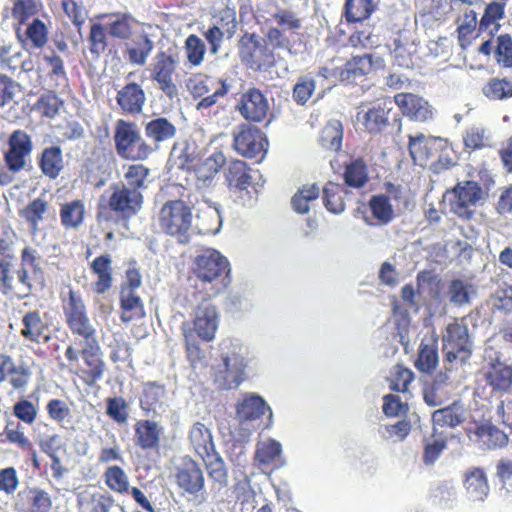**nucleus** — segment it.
<instances>
[{
	"mask_svg": "<svg viewBox=\"0 0 512 512\" xmlns=\"http://www.w3.org/2000/svg\"><path fill=\"white\" fill-rule=\"evenodd\" d=\"M20 335L32 343L47 344L52 340L49 324L43 320L38 310L28 311L22 317Z\"/></svg>",
	"mask_w": 512,
	"mask_h": 512,
	"instance_id": "4be33fe9",
	"label": "nucleus"
},
{
	"mask_svg": "<svg viewBox=\"0 0 512 512\" xmlns=\"http://www.w3.org/2000/svg\"><path fill=\"white\" fill-rule=\"evenodd\" d=\"M102 478L110 491L121 495L129 493V477L120 466H108Z\"/></svg>",
	"mask_w": 512,
	"mask_h": 512,
	"instance_id": "13d9d810",
	"label": "nucleus"
},
{
	"mask_svg": "<svg viewBox=\"0 0 512 512\" xmlns=\"http://www.w3.org/2000/svg\"><path fill=\"white\" fill-rule=\"evenodd\" d=\"M114 506L115 499L107 491H84L77 495L78 512H110Z\"/></svg>",
	"mask_w": 512,
	"mask_h": 512,
	"instance_id": "7c9ffc66",
	"label": "nucleus"
},
{
	"mask_svg": "<svg viewBox=\"0 0 512 512\" xmlns=\"http://www.w3.org/2000/svg\"><path fill=\"white\" fill-rule=\"evenodd\" d=\"M120 320L123 323L137 321L145 317L144 303L137 293L126 290L119 292Z\"/></svg>",
	"mask_w": 512,
	"mask_h": 512,
	"instance_id": "c9c22d12",
	"label": "nucleus"
},
{
	"mask_svg": "<svg viewBox=\"0 0 512 512\" xmlns=\"http://www.w3.org/2000/svg\"><path fill=\"white\" fill-rule=\"evenodd\" d=\"M320 188L317 184L303 185L291 199V206L298 214H306L310 210V203L317 200Z\"/></svg>",
	"mask_w": 512,
	"mask_h": 512,
	"instance_id": "bf43d9fd",
	"label": "nucleus"
},
{
	"mask_svg": "<svg viewBox=\"0 0 512 512\" xmlns=\"http://www.w3.org/2000/svg\"><path fill=\"white\" fill-rule=\"evenodd\" d=\"M391 102L384 101L369 108L363 116V126L369 133H380L389 124Z\"/></svg>",
	"mask_w": 512,
	"mask_h": 512,
	"instance_id": "e433bc0d",
	"label": "nucleus"
},
{
	"mask_svg": "<svg viewBox=\"0 0 512 512\" xmlns=\"http://www.w3.org/2000/svg\"><path fill=\"white\" fill-rule=\"evenodd\" d=\"M343 125L339 120H330L322 128L319 136V143L322 148L338 152L342 148Z\"/></svg>",
	"mask_w": 512,
	"mask_h": 512,
	"instance_id": "8fccbe9b",
	"label": "nucleus"
},
{
	"mask_svg": "<svg viewBox=\"0 0 512 512\" xmlns=\"http://www.w3.org/2000/svg\"><path fill=\"white\" fill-rule=\"evenodd\" d=\"M49 210V203L43 197H38L29 202L23 209L19 211V215L25 219L29 227L36 231L39 223L45 219Z\"/></svg>",
	"mask_w": 512,
	"mask_h": 512,
	"instance_id": "5fc2aeb1",
	"label": "nucleus"
},
{
	"mask_svg": "<svg viewBox=\"0 0 512 512\" xmlns=\"http://www.w3.org/2000/svg\"><path fill=\"white\" fill-rule=\"evenodd\" d=\"M219 324V314L216 306L201 304L195 310L192 326L183 325V337L188 361L192 366L204 362L205 352L197 338L204 342L215 339Z\"/></svg>",
	"mask_w": 512,
	"mask_h": 512,
	"instance_id": "7ed1b4c3",
	"label": "nucleus"
},
{
	"mask_svg": "<svg viewBox=\"0 0 512 512\" xmlns=\"http://www.w3.org/2000/svg\"><path fill=\"white\" fill-rule=\"evenodd\" d=\"M347 189L338 183L328 182L323 188V202L326 209L334 214L345 210V196Z\"/></svg>",
	"mask_w": 512,
	"mask_h": 512,
	"instance_id": "603ef678",
	"label": "nucleus"
},
{
	"mask_svg": "<svg viewBox=\"0 0 512 512\" xmlns=\"http://www.w3.org/2000/svg\"><path fill=\"white\" fill-rule=\"evenodd\" d=\"M65 323L76 338L82 339L77 347L69 344L64 352L68 372L88 387H93L103 379L106 363L83 295L70 288L60 295Z\"/></svg>",
	"mask_w": 512,
	"mask_h": 512,
	"instance_id": "f257e3e1",
	"label": "nucleus"
},
{
	"mask_svg": "<svg viewBox=\"0 0 512 512\" xmlns=\"http://www.w3.org/2000/svg\"><path fill=\"white\" fill-rule=\"evenodd\" d=\"M272 18L277 27H270L267 30V39L274 48L290 49L291 43L285 32H294L301 29V19L293 11L284 8L278 9L272 15Z\"/></svg>",
	"mask_w": 512,
	"mask_h": 512,
	"instance_id": "6ab92c4d",
	"label": "nucleus"
},
{
	"mask_svg": "<svg viewBox=\"0 0 512 512\" xmlns=\"http://www.w3.org/2000/svg\"><path fill=\"white\" fill-rule=\"evenodd\" d=\"M114 142L117 155L130 161H143L152 153V148L142 139L134 122L119 119L115 125Z\"/></svg>",
	"mask_w": 512,
	"mask_h": 512,
	"instance_id": "1a4fd4ad",
	"label": "nucleus"
},
{
	"mask_svg": "<svg viewBox=\"0 0 512 512\" xmlns=\"http://www.w3.org/2000/svg\"><path fill=\"white\" fill-rule=\"evenodd\" d=\"M192 218V208L185 201L169 200L158 213V225L165 235L174 237L180 244H187Z\"/></svg>",
	"mask_w": 512,
	"mask_h": 512,
	"instance_id": "423d86ee",
	"label": "nucleus"
},
{
	"mask_svg": "<svg viewBox=\"0 0 512 512\" xmlns=\"http://www.w3.org/2000/svg\"><path fill=\"white\" fill-rule=\"evenodd\" d=\"M235 109L247 122L262 123L269 115L270 105L260 89L250 87L240 94Z\"/></svg>",
	"mask_w": 512,
	"mask_h": 512,
	"instance_id": "dca6fc26",
	"label": "nucleus"
},
{
	"mask_svg": "<svg viewBox=\"0 0 512 512\" xmlns=\"http://www.w3.org/2000/svg\"><path fill=\"white\" fill-rule=\"evenodd\" d=\"M456 38L462 50H467L473 42L485 30L478 22L477 13L473 9L466 8L455 18Z\"/></svg>",
	"mask_w": 512,
	"mask_h": 512,
	"instance_id": "aec40b11",
	"label": "nucleus"
},
{
	"mask_svg": "<svg viewBox=\"0 0 512 512\" xmlns=\"http://www.w3.org/2000/svg\"><path fill=\"white\" fill-rule=\"evenodd\" d=\"M150 169L142 163H133L123 166V179L120 182L123 186H128L135 192L143 194L148 188Z\"/></svg>",
	"mask_w": 512,
	"mask_h": 512,
	"instance_id": "58836bf2",
	"label": "nucleus"
},
{
	"mask_svg": "<svg viewBox=\"0 0 512 512\" xmlns=\"http://www.w3.org/2000/svg\"><path fill=\"white\" fill-rule=\"evenodd\" d=\"M463 421V409L458 401H454L451 405L437 409L432 413L434 426L454 428Z\"/></svg>",
	"mask_w": 512,
	"mask_h": 512,
	"instance_id": "3c124183",
	"label": "nucleus"
},
{
	"mask_svg": "<svg viewBox=\"0 0 512 512\" xmlns=\"http://www.w3.org/2000/svg\"><path fill=\"white\" fill-rule=\"evenodd\" d=\"M224 177L227 187L233 192L247 190L252 183L250 167L242 160H231L224 168Z\"/></svg>",
	"mask_w": 512,
	"mask_h": 512,
	"instance_id": "cd10ccee",
	"label": "nucleus"
},
{
	"mask_svg": "<svg viewBox=\"0 0 512 512\" xmlns=\"http://www.w3.org/2000/svg\"><path fill=\"white\" fill-rule=\"evenodd\" d=\"M32 150L33 141L31 136L21 129L13 131L8 138V149L3 155L6 167L13 172L22 171Z\"/></svg>",
	"mask_w": 512,
	"mask_h": 512,
	"instance_id": "f3484780",
	"label": "nucleus"
},
{
	"mask_svg": "<svg viewBox=\"0 0 512 512\" xmlns=\"http://www.w3.org/2000/svg\"><path fill=\"white\" fill-rule=\"evenodd\" d=\"M174 480L185 494L197 496L205 490V476L200 464L191 456L181 458L175 466Z\"/></svg>",
	"mask_w": 512,
	"mask_h": 512,
	"instance_id": "2eb2a0df",
	"label": "nucleus"
},
{
	"mask_svg": "<svg viewBox=\"0 0 512 512\" xmlns=\"http://www.w3.org/2000/svg\"><path fill=\"white\" fill-rule=\"evenodd\" d=\"M2 436L4 438L1 439V443H9L12 444L22 451H31L32 450V441L25 434L24 427L20 422H7L3 429Z\"/></svg>",
	"mask_w": 512,
	"mask_h": 512,
	"instance_id": "4d7b16f0",
	"label": "nucleus"
},
{
	"mask_svg": "<svg viewBox=\"0 0 512 512\" xmlns=\"http://www.w3.org/2000/svg\"><path fill=\"white\" fill-rule=\"evenodd\" d=\"M396 105L402 114L411 120L425 122L433 117L428 101L413 93H398L394 96Z\"/></svg>",
	"mask_w": 512,
	"mask_h": 512,
	"instance_id": "412c9836",
	"label": "nucleus"
},
{
	"mask_svg": "<svg viewBox=\"0 0 512 512\" xmlns=\"http://www.w3.org/2000/svg\"><path fill=\"white\" fill-rule=\"evenodd\" d=\"M474 435L488 449L502 448L509 440L508 435L490 421L478 424L474 429Z\"/></svg>",
	"mask_w": 512,
	"mask_h": 512,
	"instance_id": "37998d69",
	"label": "nucleus"
},
{
	"mask_svg": "<svg viewBox=\"0 0 512 512\" xmlns=\"http://www.w3.org/2000/svg\"><path fill=\"white\" fill-rule=\"evenodd\" d=\"M368 206L378 224H387L394 217L389 197L384 194L373 195L368 202Z\"/></svg>",
	"mask_w": 512,
	"mask_h": 512,
	"instance_id": "69168bd1",
	"label": "nucleus"
},
{
	"mask_svg": "<svg viewBox=\"0 0 512 512\" xmlns=\"http://www.w3.org/2000/svg\"><path fill=\"white\" fill-rule=\"evenodd\" d=\"M228 353L222 355V364L213 371V383L219 390L236 389L245 379L248 349L238 341L224 340Z\"/></svg>",
	"mask_w": 512,
	"mask_h": 512,
	"instance_id": "39448f33",
	"label": "nucleus"
},
{
	"mask_svg": "<svg viewBox=\"0 0 512 512\" xmlns=\"http://www.w3.org/2000/svg\"><path fill=\"white\" fill-rule=\"evenodd\" d=\"M163 431L157 421L140 419L134 424V444L142 450H158Z\"/></svg>",
	"mask_w": 512,
	"mask_h": 512,
	"instance_id": "5701e85b",
	"label": "nucleus"
},
{
	"mask_svg": "<svg viewBox=\"0 0 512 512\" xmlns=\"http://www.w3.org/2000/svg\"><path fill=\"white\" fill-rule=\"evenodd\" d=\"M267 37L245 32L238 41L241 62L253 71H266L276 64L275 50Z\"/></svg>",
	"mask_w": 512,
	"mask_h": 512,
	"instance_id": "0eeeda50",
	"label": "nucleus"
},
{
	"mask_svg": "<svg viewBox=\"0 0 512 512\" xmlns=\"http://www.w3.org/2000/svg\"><path fill=\"white\" fill-rule=\"evenodd\" d=\"M343 178L347 186L362 188L369 180L366 162L362 158L352 160L345 166Z\"/></svg>",
	"mask_w": 512,
	"mask_h": 512,
	"instance_id": "6e6d98bb",
	"label": "nucleus"
},
{
	"mask_svg": "<svg viewBox=\"0 0 512 512\" xmlns=\"http://www.w3.org/2000/svg\"><path fill=\"white\" fill-rule=\"evenodd\" d=\"M445 359L452 362L465 363L471 356V341L467 325L455 319L446 327L442 337Z\"/></svg>",
	"mask_w": 512,
	"mask_h": 512,
	"instance_id": "ddd939ff",
	"label": "nucleus"
},
{
	"mask_svg": "<svg viewBox=\"0 0 512 512\" xmlns=\"http://www.w3.org/2000/svg\"><path fill=\"white\" fill-rule=\"evenodd\" d=\"M15 32L18 40L25 48L39 49L48 41L46 25L38 18L33 19L24 30H22V27H16Z\"/></svg>",
	"mask_w": 512,
	"mask_h": 512,
	"instance_id": "72a5a7b5",
	"label": "nucleus"
},
{
	"mask_svg": "<svg viewBox=\"0 0 512 512\" xmlns=\"http://www.w3.org/2000/svg\"><path fill=\"white\" fill-rule=\"evenodd\" d=\"M408 149L413 161L420 166H430L435 173L455 165L452 147L447 139L436 136L409 135Z\"/></svg>",
	"mask_w": 512,
	"mask_h": 512,
	"instance_id": "20e7f679",
	"label": "nucleus"
},
{
	"mask_svg": "<svg viewBox=\"0 0 512 512\" xmlns=\"http://www.w3.org/2000/svg\"><path fill=\"white\" fill-rule=\"evenodd\" d=\"M187 88L194 99H200L196 104L197 110L209 109L224 98L230 91L226 79L195 74L187 81Z\"/></svg>",
	"mask_w": 512,
	"mask_h": 512,
	"instance_id": "9b49d317",
	"label": "nucleus"
},
{
	"mask_svg": "<svg viewBox=\"0 0 512 512\" xmlns=\"http://www.w3.org/2000/svg\"><path fill=\"white\" fill-rule=\"evenodd\" d=\"M12 7H5L2 11L3 20L13 19V26L22 27L31 17L38 12L35 0H11Z\"/></svg>",
	"mask_w": 512,
	"mask_h": 512,
	"instance_id": "4c0bfd02",
	"label": "nucleus"
},
{
	"mask_svg": "<svg viewBox=\"0 0 512 512\" xmlns=\"http://www.w3.org/2000/svg\"><path fill=\"white\" fill-rule=\"evenodd\" d=\"M438 365V339L423 338L419 345L418 355L414 361L415 368L421 373H432Z\"/></svg>",
	"mask_w": 512,
	"mask_h": 512,
	"instance_id": "f704fd0d",
	"label": "nucleus"
},
{
	"mask_svg": "<svg viewBox=\"0 0 512 512\" xmlns=\"http://www.w3.org/2000/svg\"><path fill=\"white\" fill-rule=\"evenodd\" d=\"M485 380L493 391L509 392L512 388V366L499 359L489 364Z\"/></svg>",
	"mask_w": 512,
	"mask_h": 512,
	"instance_id": "473e14b6",
	"label": "nucleus"
},
{
	"mask_svg": "<svg viewBox=\"0 0 512 512\" xmlns=\"http://www.w3.org/2000/svg\"><path fill=\"white\" fill-rule=\"evenodd\" d=\"M43 59L49 70L45 73L44 68L38 67V77L42 83L53 91H58L61 87L66 86L68 79L62 58L53 54L52 56L46 55Z\"/></svg>",
	"mask_w": 512,
	"mask_h": 512,
	"instance_id": "bb28decb",
	"label": "nucleus"
},
{
	"mask_svg": "<svg viewBox=\"0 0 512 512\" xmlns=\"http://www.w3.org/2000/svg\"><path fill=\"white\" fill-rule=\"evenodd\" d=\"M33 284L22 282L12 272V261L0 259V292L11 298L23 299L32 292Z\"/></svg>",
	"mask_w": 512,
	"mask_h": 512,
	"instance_id": "b1692460",
	"label": "nucleus"
},
{
	"mask_svg": "<svg viewBox=\"0 0 512 512\" xmlns=\"http://www.w3.org/2000/svg\"><path fill=\"white\" fill-rule=\"evenodd\" d=\"M231 265L226 256L208 248L198 254L191 267L190 281L204 301L224 292L231 282Z\"/></svg>",
	"mask_w": 512,
	"mask_h": 512,
	"instance_id": "f03ea898",
	"label": "nucleus"
},
{
	"mask_svg": "<svg viewBox=\"0 0 512 512\" xmlns=\"http://www.w3.org/2000/svg\"><path fill=\"white\" fill-rule=\"evenodd\" d=\"M375 26L369 23L355 27L348 37L347 43L354 49H371L378 45V36L374 33Z\"/></svg>",
	"mask_w": 512,
	"mask_h": 512,
	"instance_id": "864d4df0",
	"label": "nucleus"
},
{
	"mask_svg": "<svg viewBox=\"0 0 512 512\" xmlns=\"http://www.w3.org/2000/svg\"><path fill=\"white\" fill-rule=\"evenodd\" d=\"M37 164L42 175L57 179L64 170V157L60 146L45 147L38 155Z\"/></svg>",
	"mask_w": 512,
	"mask_h": 512,
	"instance_id": "c756f323",
	"label": "nucleus"
},
{
	"mask_svg": "<svg viewBox=\"0 0 512 512\" xmlns=\"http://www.w3.org/2000/svg\"><path fill=\"white\" fill-rule=\"evenodd\" d=\"M393 45L392 55L394 64L407 69L413 68L415 65L416 46L410 38V33L408 31H398L393 40Z\"/></svg>",
	"mask_w": 512,
	"mask_h": 512,
	"instance_id": "2f4dec72",
	"label": "nucleus"
},
{
	"mask_svg": "<svg viewBox=\"0 0 512 512\" xmlns=\"http://www.w3.org/2000/svg\"><path fill=\"white\" fill-rule=\"evenodd\" d=\"M282 447L279 442L269 439L258 445L255 452V460L260 466H269L274 464L281 456Z\"/></svg>",
	"mask_w": 512,
	"mask_h": 512,
	"instance_id": "338daca9",
	"label": "nucleus"
},
{
	"mask_svg": "<svg viewBox=\"0 0 512 512\" xmlns=\"http://www.w3.org/2000/svg\"><path fill=\"white\" fill-rule=\"evenodd\" d=\"M375 10L373 0H345L342 17L347 24L363 23Z\"/></svg>",
	"mask_w": 512,
	"mask_h": 512,
	"instance_id": "ea45409f",
	"label": "nucleus"
},
{
	"mask_svg": "<svg viewBox=\"0 0 512 512\" xmlns=\"http://www.w3.org/2000/svg\"><path fill=\"white\" fill-rule=\"evenodd\" d=\"M446 193L451 196L450 210L464 220H470L473 217L475 210L472 207H475L483 196L481 185L472 180L458 182Z\"/></svg>",
	"mask_w": 512,
	"mask_h": 512,
	"instance_id": "4468645a",
	"label": "nucleus"
},
{
	"mask_svg": "<svg viewBox=\"0 0 512 512\" xmlns=\"http://www.w3.org/2000/svg\"><path fill=\"white\" fill-rule=\"evenodd\" d=\"M233 147L241 155L255 158L267 151L268 140L259 128L241 124L238 127V132L233 135Z\"/></svg>",
	"mask_w": 512,
	"mask_h": 512,
	"instance_id": "a211bd4d",
	"label": "nucleus"
},
{
	"mask_svg": "<svg viewBox=\"0 0 512 512\" xmlns=\"http://www.w3.org/2000/svg\"><path fill=\"white\" fill-rule=\"evenodd\" d=\"M28 503L27 509L22 512H50L52 509V499L48 492L38 487H33L28 490Z\"/></svg>",
	"mask_w": 512,
	"mask_h": 512,
	"instance_id": "774afa93",
	"label": "nucleus"
},
{
	"mask_svg": "<svg viewBox=\"0 0 512 512\" xmlns=\"http://www.w3.org/2000/svg\"><path fill=\"white\" fill-rule=\"evenodd\" d=\"M85 214V204L81 199H74L60 206L61 224L66 229H78L84 222Z\"/></svg>",
	"mask_w": 512,
	"mask_h": 512,
	"instance_id": "49530a36",
	"label": "nucleus"
},
{
	"mask_svg": "<svg viewBox=\"0 0 512 512\" xmlns=\"http://www.w3.org/2000/svg\"><path fill=\"white\" fill-rule=\"evenodd\" d=\"M374 59L375 57L372 54L367 53L352 56L342 66H332V61L331 65L319 69L318 76L332 83L339 82L345 85H353L373 71Z\"/></svg>",
	"mask_w": 512,
	"mask_h": 512,
	"instance_id": "9d476101",
	"label": "nucleus"
},
{
	"mask_svg": "<svg viewBox=\"0 0 512 512\" xmlns=\"http://www.w3.org/2000/svg\"><path fill=\"white\" fill-rule=\"evenodd\" d=\"M189 441L199 457L208 456L209 453L216 450L210 430L201 422L192 425L189 432Z\"/></svg>",
	"mask_w": 512,
	"mask_h": 512,
	"instance_id": "c03bdc74",
	"label": "nucleus"
},
{
	"mask_svg": "<svg viewBox=\"0 0 512 512\" xmlns=\"http://www.w3.org/2000/svg\"><path fill=\"white\" fill-rule=\"evenodd\" d=\"M213 26H217L226 33V38L231 39L237 31L238 21L234 7L225 6L213 14Z\"/></svg>",
	"mask_w": 512,
	"mask_h": 512,
	"instance_id": "680f3d73",
	"label": "nucleus"
},
{
	"mask_svg": "<svg viewBox=\"0 0 512 512\" xmlns=\"http://www.w3.org/2000/svg\"><path fill=\"white\" fill-rule=\"evenodd\" d=\"M41 272L37 251L30 246H25L21 251L20 265L16 270V275L22 282L33 284V279Z\"/></svg>",
	"mask_w": 512,
	"mask_h": 512,
	"instance_id": "a19ab883",
	"label": "nucleus"
},
{
	"mask_svg": "<svg viewBox=\"0 0 512 512\" xmlns=\"http://www.w3.org/2000/svg\"><path fill=\"white\" fill-rule=\"evenodd\" d=\"M221 154H213L194 166L196 185L200 188L209 187L223 164Z\"/></svg>",
	"mask_w": 512,
	"mask_h": 512,
	"instance_id": "79ce46f5",
	"label": "nucleus"
},
{
	"mask_svg": "<svg viewBox=\"0 0 512 512\" xmlns=\"http://www.w3.org/2000/svg\"><path fill=\"white\" fill-rule=\"evenodd\" d=\"M91 272L97 276L92 283L94 293L101 295L106 293L113 284L112 258L109 254H102L90 263Z\"/></svg>",
	"mask_w": 512,
	"mask_h": 512,
	"instance_id": "c85d7f7f",
	"label": "nucleus"
},
{
	"mask_svg": "<svg viewBox=\"0 0 512 512\" xmlns=\"http://www.w3.org/2000/svg\"><path fill=\"white\" fill-rule=\"evenodd\" d=\"M143 203V194L121 183H114L110 187V195L106 202L99 203L97 217L100 218L105 211H109L119 219L128 221L141 211Z\"/></svg>",
	"mask_w": 512,
	"mask_h": 512,
	"instance_id": "6e6552de",
	"label": "nucleus"
},
{
	"mask_svg": "<svg viewBox=\"0 0 512 512\" xmlns=\"http://www.w3.org/2000/svg\"><path fill=\"white\" fill-rule=\"evenodd\" d=\"M32 375L33 371L30 365L25 362L17 363L15 360L2 383L6 382L13 390L23 392L30 384Z\"/></svg>",
	"mask_w": 512,
	"mask_h": 512,
	"instance_id": "09e8293b",
	"label": "nucleus"
},
{
	"mask_svg": "<svg viewBox=\"0 0 512 512\" xmlns=\"http://www.w3.org/2000/svg\"><path fill=\"white\" fill-rule=\"evenodd\" d=\"M464 487L473 501H483L489 492L486 474L481 468H473L465 474Z\"/></svg>",
	"mask_w": 512,
	"mask_h": 512,
	"instance_id": "a18cd8bd",
	"label": "nucleus"
},
{
	"mask_svg": "<svg viewBox=\"0 0 512 512\" xmlns=\"http://www.w3.org/2000/svg\"><path fill=\"white\" fill-rule=\"evenodd\" d=\"M164 394V385L154 381L145 383L140 398V408L146 413L155 411L156 407L161 403Z\"/></svg>",
	"mask_w": 512,
	"mask_h": 512,
	"instance_id": "e2e57ef3",
	"label": "nucleus"
},
{
	"mask_svg": "<svg viewBox=\"0 0 512 512\" xmlns=\"http://www.w3.org/2000/svg\"><path fill=\"white\" fill-rule=\"evenodd\" d=\"M124 47V58L132 65L143 66L154 49V43L146 32H141L128 39Z\"/></svg>",
	"mask_w": 512,
	"mask_h": 512,
	"instance_id": "393cba45",
	"label": "nucleus"
},
{
	"mask_svg": "<svg viewBox=\"0 0 512 512\" xmlns=\"http://www.w3.org/2000/svg\"><path fill=\"white\" fill-rule=\"evenodd\" d=\"M482 93L490 100H506L512 98V81L507 78H491L482 88Z\"/></svg>",
	"mask_w": 512,
	"mask_h": 512,
	"instance_id": "0e129e2a",
	"label": "nucleus"
},
{
	"mask_svg": "<svg viewBox=\"0 0 512 512\" xmlns=\"http://www.w3.org/2000/svg\"><path fill=\"white\" fill-rule=\"evenodd\" d=\"M266 410L270 408L262 397L250 395L237 404L236 415L241 422L253 421L262 417Z\"/></svg>",
	"mask_w": 512,
	"mask_h": 512,
	"instance_id": "de8ad7c7",
	"label": "nucleus"
},
{
	"mask_svg": "<svg viewBox=\"0 0 512 512\" xmlns=\"http://www.w3.org/2000/svg\"><path fill=\"white\" fill-rule=\"evenodd\" d=\"M146 95L140 84L130 82L118 90L116 102L122 114L138 115L142 112Z\"/></svg>",
	"mask_w": 512,
	"mask_h": 512,
	"instance_id": "a878e982",
	"label": "nucleus"
},
{
	"mask_svg": "<svg viewBox=\"0 0 512 512\" xmlns=\"http://www.w3.org/2000/svg\"><path fill=\"white\" fill-rule=\"evenodd\" d=\"M145 133L153 141L162 142L174 137L176 128L168 119L159 117L146 124Z\"/></svg>",
	"mask_w": 512,
	"mask_h": 512,
	"instance_id": "052dcab7",
	"label": "nucleus"
},
{
	"mask_svg": "<svg viewBox=\"0 0 512 512\" xmlns=\"http://www.w3.org/2000/svg\"><path fill=\"white\" fill-rule=\"evenodd\" d=\"M177 67V55L160 50L156 53L148 68L150 80L155 82L158 89L169 99L178 95V88L175 83Z\"/></svg>",
	"mask_w": 512,
	"mask_h": 512,
	"instance_id": "f8f14e48",
	"label": "nucleus"
}]
</instances>
